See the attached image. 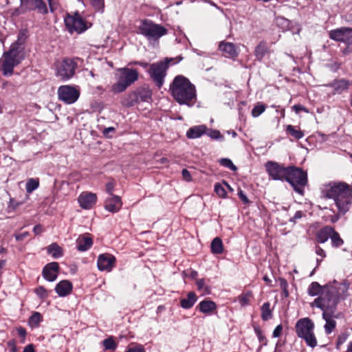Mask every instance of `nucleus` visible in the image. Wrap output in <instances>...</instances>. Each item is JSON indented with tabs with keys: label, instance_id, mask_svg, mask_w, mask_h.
I'll return each mask as SVG.
<instances>
[{
	"label": "nucleus",
	"instance_id": "nucleus-21",
	"mask_svg": "<svg viewBox=\"0 0 352 352\" xmlns=\"http://www.w3.org/2000/svg\"><path fill=\"white\" fill-rule=\"evenodd\" d=\"M92 245L93 240L88 235H80L76 240L77 250L80 252L88 250Z\"/></svg>",
	"mask_w": 352,
	"mask_h": 352
},
{
	"label": "nucleus",
	"instance_id": "nucleus-26",
	"mask_svg": "<svg viewBox=\"0 0 352 352\" xmlns=\"http://www.w3.org/2000/svg\"><path fill=\"white\" fill-rule=\"evenodd\" d=\"M349 85L350 82L344 79L336 80L331 84V87L337 94H341L342 91L347 89Z\"/></svg>",
	"mask_w": 352,
	"mask_h": 352
},
{
	"label": "nucleus",
	"instance_id": "nucleus-20",
	"mask_svg": "<svg viewBox=\"0 0 352 352\" xmlns=\"http://www.w3.org/2000/svg\"><path fill=\"white\" fill-rule=\"evenodd\" d=\"M219 50L228 58H235L239 54L238 47L232 43L221 42L219 44Z\"/></svg>",
	"mask_w": 352,
	"mask_h": 352
},
{
	"label": "nucleus",
	"instance_id": "nucleus-48",
	"mask_svg": "<svg viewBox=\"0 0 352 352\" xmlns=\"http://www.w3.org/2000/svg\"><path fill=\"white\" fill-rule=\"evenodd\" d=\"M197 289L199 290H204L205 292L209 291V287L205 285V281L204 279H198L196 282Z\"/></svg>",
	"mask_w": 352,
	"mask_h": 352
},
{
	"label": "nucleus",
	"instance_id": "nucleus-4",
	"mask_svg": "<svg viewBox=\"0 0 352 352\" xmlns=\"http://www.w3.org/2000/svg\"><path fill=\"white\" fill-rule=\"evenodd\" d=\"M24 59V52L18 43H13L0 60L1 69L5 76H11L13 69Z\"/></svg>",
	"mask_w": 352,
	"mask_h": 352
},
{
	"label": "nucleus",
	"instance_id": "nucleus-24",
	"mask_svg": "<svg viewBox=\"0 0 352 352\" xmlns=\"http://www.w3.org/2000/svg\"><path fill=\"white\" fill-rule=\"evenodd\" d=\"M197 300V297L195 293L193 292H189L187 295V298L181 300V307L184 309H190L194 305Z\"/></svg>",
	"mask_w": 352,
	"mask_h": 352
},
{
	"label": "nucleus",
	"instance_id": "nucleus-58",
	"mask_svg": "<svg viewBox=\"0 0 352 352\" xmlns=\"http://www.w3.org/2000/svg\"><path fill=\"white\" fill-rule=\"evenodd\" d=\"M29 235V232H25L22 234H16L15 236L16 240L18 241H23L27 236Z\"/></svg>",
	"mask_w": 352,
	"mask_h": 352
},
{
	"label": "nucleus",
	"instance_id": "nucleus-29",
	"mask_svg": "<svg viewBox=\"0 0 352 352\" xmlns=\"http://www.w3.org/2000/svg\"><path fill=\"white\" fill-rule=\"evenodd\" d=\"M269 53V49L265 42L261 41L255 48L254 54L256 58L261 60L266 54Z\"/></svg>",
	"mask_w": 352,
	"mask_h": 352
},
{
	"label": "nucleus",
	"instance_id": "nucleus-61",
	"mask_svg": "<svg viewBox=\"0 0 352 352\" xmlns=\"http://www.w3.org/2000/svg\"><path fill=\"white\" fill-rule=\"evenodd\" d=\"M316 254L318 255L321 256L322 257H324L325 256L324 251L321 248H319V247L317 248V249H316Z\"/></svg>",
	"mask_w": 352,
	"mask_h": 352
},
{
	"label": "nucleus",
	"instance_id": "nucleus-64",
	"mask_svg": "<svg viewBox=\"0 0 352 352\" xmlns=\"http://www.w3.org/2000/svg\"><path fill=\"white\" fill-rule=\"evenodd\" d=\"M346 352H352V340L349 342Z\"/></svg>",
	"mask_w": 352,
	"mask_h": 352
},
{
	"label": "nucleus",
	"instance_id": "nucleus-51",
	"mask_svg": "<svg viewBox=\"0 0 352 352\" xmlns=\"http://www.w3.org/2000/svg\"><path fill=\"white\" fill-rule=\"evenodd\" d=\"M114 186H115V184L112 182H108L107 184V185H106V190H107V193L109 195L110 197L112 196V195H114L113 194Z\"/></svg>",
	"mask_w": 352,
	"mask_h": 352
},
{
	"label": "nucleus",
	"instance_id": "nucleus-34",
	"mask_svg": "<svg viewBox=\"0 0 352 352\" xmlns=\"http://www.w3.org/2000/svg\"><path fill=\"white\" fill-rule=\"evenodd\" d=\"M39 186V179L38 178H30L28 179L25 185L26 192L29 194L36 190Z\"/></svg>",
	"mask_w": 352,
	"mask_h": 352
},
{
	"label": "nucleus",
	"instance_id": "nucleus-53",
	"mask_svg": "<svg viewBox=\"0 0 352 352\" xmlns=\"http://www.w3.org/2000/svg\"><path fill=\"white\" fill-rule=\"evenodd\" d=\"M282 330H283V327L280 324L278 325L275 329L273 331V336L274 338H278L280 336L281 334V332H282Z\"/></svg>",
	"mask_w": 352,
	"mask_h": 352
},
{
	"label": "nucleus",
	"instance_id": "nucleus-22",
	"mask_svg": "<svg viewBox=\"0 0 352 352\" xmlns=\"http://www.w3.org/2000/svg\"><path fill=\"white\" fill-rule=\"evenodd\" d=\"M55 290L59 296H66L72 292V284L69 280H62L56 285Z\"/></svg>",
	"mask_w": 352,
	"mask_h": 352
},
{
	"label": "nucleus",
	"instance_id": "nucleus-30",
	"mask_svg": "<svg viewBox=\"0 0 352 352\" xmlns=\"http://www.w3.org/2000/svg\"><path fill=\"white\" fill-rule=\"evenodd\" d=\"M211 251L213 254H219L223 252V245L220 238H214L210 245Z\"/></svg>",
	"mask_w": 352,
	"mask_h": 352
},
{
	"label": "nucleus",
	"instance_id": "nucleus-57",
	"mask_svg": "<svg viewBox=\"0 0 352 352\" xmlns=\"http://www.w3.org/2000/svg\"><path fill=\"white\" fill-rule=\"evenodd\" d=\"M279 281H280V288L283 290L287 289V287H288V283H287V280L285 279H284V278H280Z\"/></svg>",
	"mask_w": 352,
	"mask_h": 352
},
{
	"label": "nucleus",
	"instance_id": "nucleus-12",
	"mask_svg": "<svg viewBox=\"0 0 352 352\" xmlns=\"http://www.w3.org/2000/svg\"><path fill=\"white\" fill-rule=\"evenodd\" d=\"M65 23L71 33L74 32L81 33L87 29L85 21L78 13L67 14L65 18Z\"/></svg>",
	"mask_w": 352,
	"mask_h": 352
},
{
	"label": "nucleus",
	"instance_id": "nucleus-7",
	"mask_svg": "<svg viewBox=\"0 0 352 352\" xmlns=\"http://www.w3.org/2000/svg\"><path fill=\"white\" fill-rule=\"evenodd\" d=\"M314 323L309 318L298 320L295 326L297 336L303 339L307 345L311 348L317 345V340L314 332Z\"/></svg>",
	"mask_w": 352,
	"mask_h": 352
},
{
	"label": "nucleus",
	"instance_id": "nucleus-45",
	"mask_svg": "<svg viewBox=\"0 0 352 352\" xmlns=\"http://www.w3.org/2000/svg\"><path fill=\"white\" fill-rule=\"evenodd\" d=\"M219 162H220L221 165H222V166H225L226 168H230L232 170H236V166L234 165L232 162L230 160H229V159H227V158L221 159Z\"/></svg>",
	"mask_w": 352,
	"mask_h": 352
},
{
	"label": "nucleus",
	"instance_id": "nucleus-5",
	"mask_svg": "<svg viewBox=\"0 0 352 352\" xmlns=\"http://www.w3.org/2000/svg\"><path fill=\"white\" fill-rule=\"evenodd\" d=\"M138 33L144 36L152 45L158 43L159 40L168 34V30L161 24L149 19L142 20L138 25Z\"/></svg>",
	"mask_w": 352,
	"mask_h": 352
},
{
	"label": "nucleus",
	"instance_id": "nucleus-50",
	"mask_svg": "<svg viewBox=\"0 0 352 352\" xmlns=\"http://www.w3.org/2000/svg\"><path fill=\"white\" fill-rule=\"evenodd\" d=\"M208 135L211 138L216 140L221 139L222 138L221 133L217 130H212L208 133Z\"/></svg>",
	"mask_w": 352,
	"mask_h": 352
},
{
	"label": "nucleus",
	"instance_id": "nucleus-6",
	"mask_svg": "<svg viewBox=\"0 0 352 352\" xmlns=\"http://www.w3.org/2000/svg\"><path fill=\"white\" fill-rule=\"evenodd\" d=\"M116 76L117 82L112 85L111 90L120 93L138 80V73L135 69L124 67L118 69Z\"/></svg>",
	"mask_w": 352,
	"mask_h": 352
},
{
	"label": "nucleus",
	"instance_id": "nucleus-28",
	"mask_svg": "<svg viewBox=\"0 0 352 352\" xmlns=\"http://www.w3.org/2000/svg\"><path fill=\"white\" fill-rule=\"evenodd\" d=\"M199 309L204 314H210L216 309V304L211 300H203L199 302Z\"/></svg>",
	"mask_w": 352,
	"mask_h": 352
},
{
	"label": "nucleus",
	"instance_id": "nucleus-16",
	"mask_svg": "<svg viewBox=\"0 0 352 352\" xmlns=\"http://www.w3.org/2000/svg\"><path fill=\"white\" fill-rule=\"evenodd\" d=\"M78 201L82 208L88 210L96 204L97 196L91 192H82L79 195Z\"/></svg>",
	"mask_w": 352,
	"mask_h": 352
},
{
	"label": "nucleus",
	"instance_id": "nucleus-13",
	"mask_svg": "<svg viewBox=\"0 0 352 352\" xmlns=\"http://www.w3.org/2000/svg\"><path fill=\"white\" fill-rule=\"evenodd\" d=\"M265 169L269 176L274 180H284L286 177L287 167L273 161L265 164Z\"/></svg>",
	"mask_w": 352,
	"mask_h": 352
},
{
	"label": "nucleus",
	"instance_id": "nucleus-56",
	"mask_svg": "<svg viewBox=\"0 0 352 352\" xmlns=\"http://www.w3.org/2000/svg\"><path fill=\"white\" fill-rule=\"evenodd\" d=\"M254 331H255V333L258 338V340L262 342L265 340V337L262 335V332L261 331V329L258 327H256L254 329Z\"/></svg>",
	"mask_w": 352,
	"mask_h": 352
},
{
	"label": "nucleus",
	"instance_id": "nucleus-36",
	"mask_svg": "<svg viewBox=\"0 0 352 352\" xmlns=\"http://www.w3.org/2000/svg\"><path fill=\"white\" fill-rule=\"evenodd\" d=\"M276 24L279 26L283 31L289 29L291 22L283 16H277L275 20Z\"/></svg>",
	"mask_w": 352,
	"mask_h": 352
},
{
	"label": "nucleus",
	"instance_id": "nucleus-59",
	"mask_svg": "<svg viewBox=\"0 0 352 352\" xmlns=\"http://www.w3.org/2000/svg\"><path fill=\"white\" fill-rule=\"evenodd\" d=\"M16 331H17L19 336H21L23 338H25V337L26 336V331L24 328L19 327V328H17Z\"/></svg>",
	"mask_w": 352,
	"mask_h": 352
},
{
	"label": "nucleus",
	"instance_id": "nucleus-3",
	"mask_svg": "<svg viewBox=\"0 0 352 352\" xmlns=\"http://www.w3.org/2000/svg\"><path fill=\"white\" fill-rule=\"evenodd\" d=\"M173 98L180 104L192 105L196 100V89L185 76L178 75L170 85Z\"/></svg>",
	"mask_w": 352,
	"mask_h": 352
},
{
	"label": "nucleus",
	"instance_id": "nucleus-54",
	"mask_svg": "<svg viewBox=\"0 0 352 352\" xmlns=\"http://www.w3.org/2000/svg\"><path fill=\"white\" fill-rule=\"evenodd\" d=\"M182 177L186 181H190L191 180V175L189 173V171L186 169L182 170Z\"/></svg>",
	"mask_w": 352,
	"mask_h": 352
},
{
	"label": "nucleus",
	"instance_id": "nucleus-60",
	"mask_svg": "<svg viewBox=\"0 0 352 352\" xmlns=\"http://www.w3.org/2000/svg\"><path fill=\"white\" fill-rule=\"evenodd\" d=\"M23 352H35L33 344L27 345L23 350Z\"/></svg>",
	"mask_w": 352,
	"mask_h": 352
},
{
	"label": "nucleus",
	"instance_id": "nucleus-39",
	"mask_svg": "<svg viewBox=\"0 0 352 352\" xmlns=\"http://www.w3.org/2000/svg\"><path fill=\"white\" fill-rule=\"evenodd\" d=\"M125 352H146L143 345L140 344L131 343Z\"/></svg>",
	"mask_w": 352,
	"mask_h": 352
},
{
	"label": "nucleus",
	"instance_id": "nucleus-63",
	"mask_svg": "<svg viewBox=\"0 0 352 352\" xmlns=\"http://www.w3.org/2000/svg\"><path fill=\"white\" fill-rule=\"evenodd\" d=\"M42 231H43V230H42V228L41 226H36L34 228V232L36 234L41 233Z\"/></svg>",
	"mask_w": 352,
	"mask_h": 352
},
{
	"label": "nucleus",
	"instance_id": "nucleus-31",
	"mask_svg": "<svg viewBox=\"0 0 352 352\" xmlns=\"http://www.w3.org/2000/svg\"><path fill=\"white\" fill-rule=\"evenodd\" d=\"M139 100L138 98V95L136 91L129 94L126 97H125L122 103L125 107H131L133 106L135 103L138 102Z\"/></svg>",
	"mask_w": 352,
	"mask_h": 352
},
{
	"label": "nucleus",
	"instance_id": "nucleus-38",
	"mask_svg": "<svg viewBox=\"0 0 352 352\" xmlns=\"http://www.w3.org/2000/svg\"><path fill=\"white\" fill-rule=\"evenodd\" d=\"M287 131L291 135L298 140L302 138L304 136V133L302 131L296 129L292 125H288Z\"/></svg>",
	"mask_w": 352,
	"mask_h": 352
},
{
	"label": "nucleus",
	"instance_id": "nucleus-47",
	"mask_svg": "<svg viewBox=\"0 0 352 352\" xmlns=\"http://www.w3.org/2000/svg\"><path fill=\"white\" fill-rule=\"evenodd\" d=\"M35 292L41 298H46L48 296L47 291L42 286L37 287Z\"/></svg>",
	"mask_w": 352,
	"mask_h": 352
},
{
	"label": "nucleus",
	"instance_id": "nucleus-37",
	"mask_svg": "<svg viewBox=\"0 0 352 352\" xmlns=\"http://www.w3.org/2000/svg\"><path fill=\"white\" fill-rule=\"evenodd\" d=\"M42 320V316L40 313L34 312L29 320V324L32 327H36L38 326Z\"/></svg>",
	"mask_w": 352,
	"mask_h": 352
},
{
	"label": "nucleus",
	"instance_id": "nucleus-40",
	"mask_svg": "<svg viewBox=\"0 0 352 352\" xmlns=\"http://www.w3.org/2000/svg\"><path fill=\"white\" fill-rule=\"evenodd\" d=\"M103 346L107 350H116L117 344L114 342L112 337H109L103 341Z\"/></svg>",
	"mask_w": 352,
	"mask_h": 352
},
{
	"label": "nucleus",
	"instance_id": "nucleus-43",
	"mask_svg": "<svg viewBox=\"0 0 352 352\" xmlns=\"http://www.w3.org/2000/svg\"><path fill=\"white\" fill-rule=\"evenodd\" d=\"M89 2L96 10L101 12H103L104 0H89Z\"/></svg>",
	"mask_w": 352,
	"mask_h": 352
},
{
	"label": "nucleus",
	"instance_id": "nucleus-46",
	"mask_svg": "<svg viewBox=\"0 0 352 352\" xmlns=\"http://www.w3.org/2000/svg\"><path fill=\"white\" fill-rule=\"evenodd\" d=\"M214 191L220 197H225L226 192L223 186L221 184H216L214 186Z\"/></svg>",
	"mask_w": 352,
	"mask_h": 352
},
{
	"label": "nucleus",
	"instance_id": "nucleus-35",
	"mask_svg": "<svg viewBox=\"0 0 352 352\" xmlns=\"http://www.w3.org/2000/svg\"><path fill=\"white\" fill-rule=\"evenodd\" d=\"M272 316L270 309V303L265 302L261 307V318L263 320H268Z\"/></svg>",
	"mask_w": 352,
	"mask_h": 352
},
{
	"label": "nucleus",
	"instance_id": "nucleus-32",
	"mask_svg": "<svg viewBox=\"0 0 352 352\" xmlns=\"http://www.w3.org/2000/svg\"><path fill=\"white\" fill-rule=\"evenodd\" d=\"M28 4L31 9H38L40 12H46L47 8L42 0H28Z\"/></svg>",
	"mask_w": 352,
	"mask_h": 352
},
{
	"label": "nucleus",
	"instance_id": "nucleus-33",
	"mask_svg": "<svg viewBox=\"0 0 352 352\" xmlns=\"http://www.w3.org/2000/svg\"><path fill=\"white\" fill-rule=\"evenodd\" d=\"M47 253L51 254L54 258H58L63 255L61 248L56 243H52L47 248Z\"/></svg>",
	"mask_w": 352,
	"mask_h": 352
},
{
	"label": "nucleus",
	"instance_id": "nucleus-9",
	"mask_svg": "<svg viewBox=\"0 0 352 352\" xmlns=\"http://www.w3.org/2000/svg\"><path fill=\"white\" fill-rule=\"evenodd\" d=\"M173 61L174 59L172 58H166L164 60L149 65L147 72L158 88L163 86L169 64Z\"/></svg>",
	"mask_w": 352,
	"mask_h": 352
},
{
	"label": "nucleus",
	"instance_id": "nucleus-52",
	"mask_svg": "<svg viewBox=\"0 0 352 352\" xmlns=\"http://www.w3.org/2000/svg\"><path fill=\"white\" fill-rule=\"evenodd\" d=\"M294 110L296 111V113H299L300 111H303L305 113H309V110L300 104H296L293 107Z\"/></svg>",
	"mask_w": 352,
	"mask_h": 352
},
{
	"label": "nucleus",
	"instance_id": "nucleus-1",
	"mask_svg": "<svg viewBox=\"0 0 352 352\" xmlns=\"http://www.w3.org/2000/svg\"><path fill=\"white\" fill-rule=\"evenodd\" d=\"M323 197L332 199L338 210V214L329 208H324L326 218L331 223H336L340 219L339 214L346 213L352 204L351 189L349 185L344 183H329L322 188Z\"/></svg>",
	"mask_w": 352,
	"mask_h": 352
},
{
	"label": "nucleus",
	"instance_id": "nucleus-15",
	"mask_svg": "<svg viewBox=\"0 0 352 352\" xmlns=\"http://www.w3.org/2000/svg\"><path fill=\"white\" fill-rule=\"evenodd\" d=\"M326 289L331 291V289H334L336 291V294H338V301L339 300L340 293V287L338 285H326L322 287L317 282H313L308 288V294L312 296L320 294L319 297H321L324 290H326Z\"/></svg>",
	"mask_w": 352,
	"mask_h": 352
},
{
	"label": "nucleus",
	"instance_id": "nucleus-23",
	"mask_svg": "<svg viewBox=\"0 0 352 352\" xmlns=\"http://www.w3.org/2000/svg\"><path fill=\"white\" fill-rule=\"evenodd\" d=\"M207 127L205 125H198L190 127L186 132V136L190 139H195L200 138L205 134Z\"/></svg>",
	"mask_w": 352,
	"mask_h": 352
},
{
	"label": "nucleus",
	"instance_id": "nucleus-25",
	"mask_svg": "<svg viewBox=\"0 0 352 352\" xmlns=\"http://www.w3.org/2000/svg\"><path fill=\"white\" fill-rule=\"evenodd\" d=\"M136 91L139 102H150L151 100L152 92L148 87H141Z\"/></svg>",
	"mask_w": 352,
	"mask_h": 352
},
{
	"label": "nucleus",
	"instance_id": "nucleus-19",
	"mask_svg": "<svg viewBox=\"0 0 352 352\" xmlns=\"http://www.w3.org/2000/svg\"><path fill=\"white\" fill-rule=\"evenodd\" d=\"M122 205L121 198L117 195H112L107 199L104 208L109 212L115 213L120 210Z\"/></svg>",
	"mask_w": 352,
	"mask_h": 352
},
{
	"label": "nucleus",
	"instance_id": "nucleus-55",
	"mask_svg": "<svg viewBox=\"0 0 352 352\" xmlns=\"http://www.w3.org/2000/svg\"><path fill=\"white\" fill-rule=\"evenodd\" d=\"M238 195L244 204H248L249 202L248 197L241 190L238 192Z\"/></svg>",
	"mask_w": 352,
	"mask_h": 352
},
{
	"label": "nucleus",
	"instance_id": "nucleus-17",
	"mask_svg": "<svg viewBox=\"0 0 352 352\" xmlns=\"http://www.w3.org/2000/svg\"><path fill=\"white\" fill-rule=\"evenodd\" d=\"M116 258L113 256L109 254H102L98 258V267L100 271L110 272L114 267Z\"/></svg>",
	"mask_w": 352,
	"mask_h": 352
},
{
	"label": "nucleus",
	"instance_id": "nucleus-8",
	"mask_svg": "<svg viewBox=\"0 0 352 352\" xmlns=\"http://www.w3.org/2000/svg\"><path fill=\"white\" fill-rule=\"evenodd\" d=\"M285 180L292 186L296 192L303 195L305 186L307 183V173L296 166H287Z\"/></svg>",
	"mask_w": 352,
	"mask_h": 352
},
{
	"label": "nucleus",
	"instance_id": "nucleus-42",
	"mask_svg": "<svg viewBox=\"0 0 352 352\" xmlns=\"http://www.w3.org/2000/svg\"><path fill=\"white\" fill-rule=\"evenodd\" d=\"M265 110V107L263 104H256L252 110V115L253 117L256 118L263 113Z\"/></svg>",
	"mask_w": 352,
	"mask_h": 352
},
{
	"label": "nucleus",
	"instance_id": "nucleus-14",
	"mask_svg": "<svg viewBox=\"0 0 352 352\" xmlns=\"http://www.w3.org/2000/svg\"><path fill=\"white\" fill-rule=\"evenodd\" d=\"M329 36L336 41L343 42L347 45L352 43V29L350 28H340L331 30Z\"/></svg>",
	"mask_w": 352,
	"mask_h": 352
},
{
	"label": "nucleus",
	"instance_id": "nucleus-49",
	"mask_svg": "<svg viewBox=\"0 0 352 352\" xmlns=\"http://www.w3.org/2000/svg\"><path fill=\"white\" fill-rule=\"evenodd\" d=\"M347 338H348V334L347 333H342L341 335L339 336L338 338V342H337V348L338 349L339 346L342 344H343L347 340Z\"/></svg>",
	"mask_w": 352,
	"mask_h": 352
},
{
	"label": "nucleus",
	"instance_id": "nucleus-11",
	"mask_svg": "<svg viewBox=\"0 0 352 352\" xmlns=\"http://www.w3.org/2000/svg\"><path fill=\"white\" fill-rule=\"evenodd\" d=\"M76 68V64L73 60L64 59L56 65V76L62 80H68L74 75Z\"/></svg>",
	"mask_w": 352,
	"mask_h": 352
},
{
	"label": "nucleus",
	"instance_id": "nucleus-62",
	"mask_svg": "<svg viewBox=\"0 0 352 352\" xmlns=\"http://www.w3.org/2000/svg\"><path fill=\"white\" fill-rule=\"evenodd\" d=\"M115 131V129L113 127H108V128H105L104 130H103V134L104 135H107V134L109 133V132H112V131Z\"/></svg>",
	"mask_w": 352,
	"mask_h": 352
},
{
	"label": "nucleus",
	"instance_id": "nucleus-27",
	"mask_svg": "<svg viewBox=\"0 0 352 352\" xmlns=\"http://www.w3.org/2000/svg\"><path fill=\"white\" fill-rule=\"evenodd\" d=\"M333 233V228L330 226H326L321 229L318 234H317V240L319 243H324L326 242L329 238H330L331 234Z\"/></svg>",
	"mask_w": 352,
	"mask_h": 352
},
{
	"label": "nucleus",
	"instance_id": "nucleus-41",
	"mask_svg": "<svg viewBox=\"0 0 352 352\" xmlns=\"http://www.w3.org/2000/svg\"><path fill=\"white\" fill-rule=\"evenodd\" d=\"M331 239L332 245L335 247H339L343 243L342 239L340 237V235L333 230V233L330 236Z\"/></svg>",
	"mask_w": 352,
	"mask_h": 352
},
{
	"label": "nucleus",
	"instance_id": "nucleus-2",
	"mask_svg": "<svg viewBox=\"0 0 352 352\" xmlns=\"http://www.w3.org/2000/svg\"><path fill=\"white\" fill-rule=\"evenodd\" d=\"M334 289H324L321 297L315 299L311 306H316L323 311L322 317L326 321L324 325L325 332L329 334L336 327V321L333 319L336 317V309L338 301V294Z\"/></svg>",
	"mask_w": 352,
	"mask_h": 352
},
{
	"label": "nucleus",
	"instance_id": "nucleus-10",
	"mask_svg": "<svg viewBox=\"0 0 352 352\" xmlns=\"http://www.w3.org/2000/svg\"><path fill=\"white\" fill-rule=\"evenodd\" d=\"M58 99L65 104H71L78 100L80 96V89L78 87L62 85L58 89Z\"/></svg>",
	"mask_w": 352,
	"mask_h": 352
},
{
	"label": "nucleus",
	"instance_id": "nucleus-18",
	"mask_svg": "<svg viewBox=\"0 0 352 352\" xmlns=\"http://www.w3.org/2000/svg\"><path fill=\"white\" fill-rule=\"evenodd\" d=\"M58 264L56 262H52L47 264L43 270V277L48 281H54L58 275Z\"/></svg>",
	"mask_w": 352,
	"mask_h": 352
},
{
	"label": "nucleus",
	"instance_id": "nucleus-44",
	"mask_svg": "<svg viewBox=\"0 0 352 352\" xmlns=\"http://www.w3.org/2000/svg\"><path fill=\"white\" fill-rule=\"evenodd\" d=\"M251 293L248 292L245 294H242L239 296V301L241 306L248 305L250 303V300L251 298Z\"/></svg>",
	"mask_w": 352,
	"mask_h": 352
}]
</instances>
